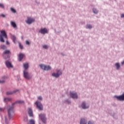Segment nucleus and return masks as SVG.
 <instances>
[{"mask_svg": "<svg viewBox=\"0 0 124 124\" xmlns=\"http://www.w3.org/2000/svg\"><path fill=\"white\" fill-rule=\"evenodd\" d=\"M62 74V71H61L60 70H58L57 73H52V76H54V77H56L57 78H58Z\"/></svg>", "mask_w": 124, "mask_h": 124, "instance_id": "nucleus-7", "label": "nucleus"}, {"mask_svg": "<svg viewBox=\"0 0 124 124\" xmlns=\"http://www.w3.org/2000/svg\"><path fill=\"white\" fill-rule=\"evenodd\" d=\"M2 83H4V80H0V83L2 84Z\"/></svg>", "mask_w": 124, "mask_h": 124, "instance_id": "nucleus-36", "label": "nucleus"}, {"mask_svg": "<svg viewBox=\"0 0 124 124\" xmlns=\"http://www.w3.org/2000/svg\"><path fill=\"white\" fill-rule=\"evenodd\" d=\"M38 99L42 100L43 98L42 96H38Z\"/></svg>", "mask_w": 124, "mask_h": 124, "instance_id": "nucleus-33", "label": "nucleus"}, {"mask_svg": "<svg viewBox=\"0 0 124 124\" xmlns=\"http://www.w3.org/2000/svg\"><path fill=\"white\" fill-rule=\"evenodd\" d=\"M18 44L20 49H23V45H22L20 43H18Z\"/></svg>", "mask_w": 124, "mask_h": 124, "instance_id": "nucleus-27", "label": "nucleus"}, {"mask_svg": "<svg viewBox=\"0 0 124 124\" xmlns=\"http://www.w3.org/2000/svg\"><path fill=\"white\" fill-rule=\"evenodd\" d=\"M34 21H35V19L32 18V22H34Z\"/></svg>", "mask_w": 124, "mask_h": 124, "instance_id": "nucleus-42", "label": "nucleus"}, {"mask_svg": "<svg viewBox=\"0 0 124 124\" xmlns=\"http://www.w3.org/2000/svg\"><path fill=\"white\" fill-rule=\"evenodd\" d=\"M81 106L83 109H86L89 107V105H86L85 102H82Z\"/></svg>", "mask_w": 124, "mask_h": 124, "instance_id": "nucleus-16", "label": "nucleus"}, {"mask_svg": "<svg viewBox=\"0 0 124 124\" xmlns=\"http://www.w3.org/2000/svg\"><path fill=\"white\" fill-rule=\"evenodd\" d=\"M5 64L7 67H8V68H9L10 67H13V66H12V65L11 64V62H9V61L6 62Z\"/></svg>", "mask_w": 124, "mask_h": 124, "instance_id": "nucleus-15", "label": "nucleus"}, {"mask_svg": "<svg viewBox=\"0 0 124 124\" xmlns=\"http://www.w3.org/2000/svg\"><path fill=\"white\" fill-rule=\"evenodd\" d=\"M32 116H33V114H32Z\"/></svg>", "mask_w": 124, "mask_h": 124, "instance_id": "nucleus-46", "label": "nucleus"}, {"mask_svg": "<svg viewBox=\"0 0 124 124\" xmlns=\"http://www.w3.org/2000/svg\"><path fill=\"white\" fill-rule=\"evenodd\" d=\"M18 92H19V90H14L13 92L9 91L6 92V94L7 95H9L10 94H13V93H16Z\"/></svg>", "mask_w": 124, "mask_h": 124, "instance_id": "nucleus-9", "label": "nucleus"}, {"mask_svg": "<svg viewBox=\"0 0 124 124\" xmlns=\"http://www.w3.org/2000/svg\"><path fill=\"white\" fill-rule=\"evenodd\" d=\"M25 55L23 54L20 53L18 55V61L19 62H21L22 60L24 58Z\"/></svg>", "mask_w": 124, "mask_h": 124, "instance_id": "nucleus-13", "label": "nucleus"}, {"mask_svg": "<svg viewBox=\"0 0 124 124\" xmlns=\"http://www.w3.org/2000/svg\"><path fill=\"white\" fill-rule=\"evenodd\" d=\"M25 43H26V45H30V42L28 40L26 41Z\"/></svg>", "mask_w": 124, "mask_h": 124, "instance_id": "nucleus-30", "label": "nucleus"}, {"mask_svg": "<svg viewBox=\"0 0 124 124\" xmlns=\"http://www.w3.org/2000/svg\"><path fill=\"white\" fill-rule=\"evenodd\" d=\"M6 44L7 45H9L10 44V43H9V42H8V41H6Z\"/></svg>", "mask_w": 124, "mask_h": 124, "instance_id": "nucleus-32", "label": "nucleus"}, {"mask_svg": "<svg viewBox=\"0 0 124 124\" xmlns=\"http://www.w3.org/2000/svg\"><path fill=\"white\" fill-rule=\"evenodd\" d=\"M32 124H35L34 120H32Z\"/></svg>", "mask_w": 124, "mask_h": 124, "instance_id": "nucleus-39", "label": "nucleus"}, {"mask_svg": "<svg viewBox=\"0 0 124 124\" xmlns=\"http://www.w3.org/2000/svg\"><path fill=\"white\" fill-rule=\"evenodd\" d=\"M11 101V98H5L4 99V101Z\"/></svg>", "mask_w": 124, "mask_h": 124, "instance_id": "nucleus-23", "label": "nucleus"}, {"mask_svg": "<svg viewBox=\"0 0 124 124\" xmlns=\"http://www.w3.org/2000/svg\"><path fill=\"white\" fill-rule=\"evenodd\" d=\"M27 24H31V18L30 17L27 18V21H26Z\"/></svg>", "mask_w": 124, "mask_h": 124, "instance_id": "nucleus-17", "label": "nucleus"}, {"mask_svg": "<svg viewBox=\"0 0 124 124\" xmlns=\"http://www.w3.org/2000/svg\"><path fill=\"white\" fill-rule=\"evenodd\" d=\"M0 8H4V5H3V4L0 3Z\"/></svg>", "mask_w": 124, "mask_h": 124, "instance_id": "nucleus-29", "label": "nucleus"}, {"mask_svg": "<svg viewBox=\"0 0 124 124\" xmlns=\"http://www.w3.org/2000/svg\"><path fill=\"white\" fill-rule=\"evenodd\" d=\"M24 121L26 122L27 121H28V118H26V119H24Z\"/></svg>", "mask_w": 124, "mask_h": 124, "instance_id": "nucleus-41", "label": "nucleus"}, {"mask_svg": "<svg viewBox=\"0 0 124 124\" xmlns=\"http://www.w3.org/2000/svg\"><path fill=\"white\" fill-rule=\"evenodd\" d=\"M39 32H41V33H43V34H45V33H47L48 32V31L47 29L46 28L42 29L39 31Z\"/></svg>", "mask_w": 124, "mask_h": 124, "instance_id": "nucleus-10", "label": "nucleus"}, {"mask_svg": "<svg viewBox=\"0 0 124 124\" xmlns=\"http://www.w3.org/2000/svg\"><path fill=\"white\" fill-rule=\"evenodd\" d=\"M123 64H124V62H122V65H123Z\"/></svg>", "mask_w": 124, "mask_h": 124, "instance_id": "nucleus-43", "label": "nucleus"}, {"mask_svg": "<svg viewBox=\"0 0 124 124\" xmlns=\"http://www.w3.org/2000/svg\"><path fill=\"white\" fill-rule=\"evenodd\" d=\"M23 68H24L23 71H28V68H29V63H24L23 64Z\"/></svg>", "mask_w": 124, "mask_h": 124, "instance_id": "nucleus-11", "label": "nucleus"}, {"mask_svg": "<svg viewBox=\"0 0 124 124\" xmlns=\"http://www.w3.org/2000/svg\"><path fill=\"white\" fill-rule=\"evenodd\" d=\"M1 48L3 50H5V49H6V46H5L4 45L1 46Z\"/></svg>", "mask_w": 124, "mask_h": 124, "instance_id": "nucleus-25", "label": "nucleus"}, {"mask_svg": "<svg viewBox=\"0 0 124 124\" xmlns=\"http://www.w3.org/2000/svg\"><path fill=\"white\" fill-rule=\"evenodd\" d=\"M116 98L119 100H124V93H123V94L119 95V96H116Z\"/></svg>", "mask_w": 124, "mask_h": 124, "instance_id": "nucleus-14", "label": "nucleus"}, {"mask_svg": "<svg viewBox=\"0 0 124 124\" xmlns=\"http://www.w3.org/2000/svg\"><path fill=\"white\" fill-rule=\"evenodd\" d=\"M2 78H3V79H5V77H3Z\"/></svg>", "mask_w": 124, "mask_h": 124, "instance_id": "nucleus-44", "label": "nucleus"}, {"mask_svg": "<svg viewBox=\"0 0 124 124\" xmlns=\"http://www.w3.org/2000/svg\"><path fill=\"white\" fill-rule=\"evenodd\" d=\"M1 17H3V18H4V17H5V15H3V14H1L0 15Z\"/></svg>", "mask_w": 124, "mask_h": 124, "instance_id": "nucleus-35", "label": "nucleus"}, {"mask_svg": "<svg viewBox=\"0 0 124 124\" xmlns=\"http://www.w3.org/2000/svg\"><path fill=\"white\" fill-rule=\"evenodd\" d=\"M11 53L9 50H6L3 53V56L5 57V55H10Z\"/></svg>", "mask_w": 124, "mask_h": 124, "instance_id": "nucleus-12", "label": "nucleus"}, {"mask_svg": "<svg viewBox=\"0 0 124 124\" xmlns=\"http://www.w3.org/2000/svg\"><path fill=\"white\" fill-rule=\"evenodd\" d=\"M43 48H44L45 49H47V48H48L47 45H43Z\"/></svg>", "mask_w": 124, "mask_h": 124, "instance_id": "nucleus-31", "label": "nucleus"}, {"mask_svg": "<svg viewBox=\"0 0 124 124\" xmlns=\"http://www.w3.org/2000/svg\"><path fill=\"white\" fill-rule=\"evenodd\" d=\"M28 113L30 117H31V108H28Z\"/></svg>", "mask_w": 124, "mask_h": 124, "instance_id": "nucleus-18", "label": "nucleus"}, {"mask_svg": "<svg viewBox=\"0 0 124 124\" xmlns=\"http://www.w3.org/2000/svg\"><path fill=\"white\" fill-rule=\"evenodd\" d=\"M40 66L42 69H44V70H50L51 69V67L49 65L40 64Z\"/></svg>", "mask_w": 124, "mask_h": 124, "instance_id": "nucleus-4", "label": "nucleus"}, {"mask_svg": "<svg viewBox=\"0 0 124 124\" xmlns=\"http://www.w3.org/2000/svg\"><path fill=\"white\" fill-rule=\"evenodd\" d=\"M11 10L12 12H13V13H16V10H15V9L11 8Z\"/></svg>", "mask_w": 124, "mask_h": 124, "instance_id": "nucleus-28", "label": "nucleus"}, {"mask_svg": "<svg viewBox=\"0 0 124 124\" xmlns=\"http://www.w3.org/2000/svg\"><path fill=\"white\" fill-rule=\"evenodd\" d=\"M23 104L24 103V101H16L15 103L12 104V106L10 107L9 108H8V115L9 117V119L10 120L12 117V116H14V105L15 104Z\"/></svg>", "mask_w": 124, "mask_h": 124, "instance_id": "nucleus-1", "label": "nucleus"}, {"mask_svg": "<svg viewBox=\"0 0 124 124\" xmlns=\"http://www.w3.org/2000/svg\"><path fill=\"white\" fill-rule=\"evenodd\" d=\"M28 124H31V120H29V122L28 123Z\"/></svg>", "mask_w": 124, "mask_h": 124, "instance_id": "nucleus-37", "label": "nucleus"}, {"mask_svg": "<svg viewBox=\"0 0 124 124\" xmlns=\"http://www.w3.org/2000/svg\"><path fill=\"white\" fill-rule=\"evenodd\" d=\"M0 32L1 34H0V42L4 43V40L3 39V37L4 38H7V35H6V33H5V31H1Z\"/></svg>", "mask_w": 124, "mask_h": 124, "instance_id": "nucleus-2", "label": "nucleus"}, {"mask_svg": "<svg viewBox=\"0 0 124 124\" xmlns=\"http://www.w3.org/2000/svg\"><path fill=\"white\" fill-rule=\"evenodd\" d=\"M93 12L94 13H95V14H97V13H98V10H97V9L93 8Z\"/></svg>", "mask_w": 124, "mask_h": 124, "instance_id": "nucleus-24", "label": "nucleus"}, {"mask_svg": "<svg viewBox=\"0 0 124 124\" xmlns=\"http://www.w3.org/2000/svg\"><path fill=\"white\" fill-rule=\"evenodd\" d=\"M21 38H22V39H23V37H22Z\"/></svg>", "mask_w": 124, "mask_h": 124, "instance_id": "nucleus-45", "label": "nucleus"}, {"mask_svg": "<svg viewBox=\"0 0 124 124\" xmlns=\"http://www.w3.org/2000/svg\"><path fill=\"white\" fill-rule=\"evenodd\" d=\"M11 25L14 28H16L17 27V25H16V23H15V22H13V21H11Z\"/></svg>", "mask_w": 124, "mask_h": 124, "instance_id": "nucleus-20", "label": "nucleus"}, {"mask_svg": "<svg viewBox=\"0 0 124 124\" xmlns=\"http://www.w3.org/2000/svg\"><path fill=\"white\" fill-rule=\"evenodd\" d=\"M86 28L87 29H92V26L91 25H87Z\"/></svg>", "mask_w": 124, "mask_h": 124, "instance_id": "nucleus-26", "label": "nucleus"}, {"mask_svg": "<svg viewBox=\"0 0 124 124\" xmlns=\"http://www.w3.org/2000/svg\"><path fill=\"white\" fill-rule=\"evenodd\" d=\"M39 117L40 118L41 120L44 123V124H46V114H40Z\"/></svg>", "mask_w": 124, "mask_h": 124, "instance_id": "nucleus-5", "label": "nucleus"}, {"mask_svg": "<svg viewBox=\"0 0 124 124\" xmlns=\"http://www.w3.org/2000/svg\"><path fill=\"white\" fill-rule=\"evenodd\" d=\"M70 96L73 98H78V95L77 93H70Z\"/></svg>", "mask_w": 124, "mask_h": 124, "instance_id": "nucleus-8", "label": "nucleus"}, {"mask_svg": "<svg viewBox=\"0 0 124 124\" xmlns=\"http://www.w3.org/2000/svg\"><path fill=\"white\" fill-rule=\"evenodd\" d=\"M121 18H124V14H122L121 16Z\"/></svg>", "mask_w": 124, "mask_h": 124, "instance_id": "nucleus-38", "label": "nucleus"}, {"mask_svg": "<svg viewBox=\"0 0 124 124\" xmlns=\"http://www.w3.org/2000/svg\"><path fill=\"white\" fill-rule=\"evenodd\" d=\"M80 124H86L85 119H81L80 121Z\"/></svg>", "mask_w": 124, "mask_h": 124, "instance_id": "nucleus-22", "label": "nucleus"}, {"mask_svg": "<svg viewBox=\"0 0 124 124\" xmlns=\"http://www.w3.org/2000/svg\"><path fill=\"white\" fill-rule=\"evenodd\" d=\"M88 124H94L93 122H92V121H89L88 122Z\"/></svg>", "mask_w": 124, "mask_h": 124, "instance_id": "nucleus-34", "label": "nucleus"}, {"mask_svg": "<svg viewBox=\"0 0 124 124\" xmlns=\"http://www.w3.org/2000/svg\"><path fill=\"white\" fill-rule=\"evenodd\" d=\"M35 104L36 105H37V107H38V109H39L40 110H43V105L41 102H40L39 101H36Z\"/></svg>", "mask_w": 124, "mask_h": 124, "instance_id": "nucleus-6", "label": "nucleus"}, {"mask_svg": "<svg viewBox=\"0 0 124 124\" xmlns=\"http://www.w3.org/2000/svg\"><path fill=\"white\" fill-rule=\"evenodd\" d=\"M2 111H3V109H2L1 108H0V112H1Z\"/></svg>", "mask_w": 124, "mask_h": 124, "instance_id": "nucleus-40", "label": "nucleus"}, {"mask_svg": "<svg viewBox=\"0 0 124 124\" xmlns=\"http://www.w3.org/2000/svg\"><path fill=\"white\" fill-rule=\"evenodd\" d=\"M23 77L25 79H27V80L31 79V76L28 71H23Z\"/></svg>", "mask_w": 124, "mask_h": 124, "instance_id": "nucleus-3", "label": "nucleus"}, {"mask_svg": "<svg viewBox=\"0 0 124 124\" xmlns=\"http://www.w3.org/2000/svg\"><path fill=\"white\" fill-rule=\"evenodd\" d=\"M11 38L14 42V43H16V37L14 35H12Z\"/></svg>", "mask_w": 124, "mask_h": 124, "instance_id": "nucleus-19", "label": "nucleus"}, {"mask_svg": "<svg viewBox=\"0 0 124 124\" xmlns=\"http://www.w3.org/2000/svg\"><path fill=\"white\" fill-rule=\"evenodd\" d=\"M115 66H116L117 69H119V68L120 67V63H119V62H116V63H115Z\"/></svg>", "mask_w": 124, "mask_h": 124, "instance_id": "nucleus-21", "label": "nucleus"}]
</instances>
